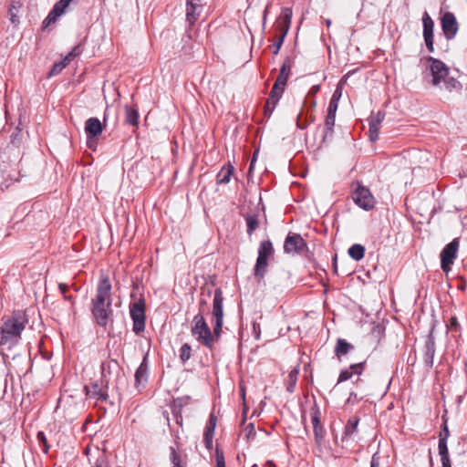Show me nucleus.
Here are the masks:
<instances>
[{
	"mask_svg": "<svg viewBox=\"0 0 467 467\" xmlns=\"http://www.w3.org/2000/svg\"><path fill=\"white\" fill-rule=\"evenodd\" d=\"M340 97H341V88L339 87H337L329 101L328 108H327L328 111L337 112V107H338V100H339Z\"/></svg>",
	"mask_w": 467,
	"mask_h": 467,
	"instance_id": "obj_32",
	"label": "nucleus"
},
{
	"mask_svg": "<svg viewBox=\"0 0 467 467\" xmlns=\"http://www.w3.org/2000/svg\"><path fill=\"white\" fill-rule=\"evenodd\" d=\"M276 29L279 31L280 34H284V39H285L288 33L289 28H287L286 26L285 27L276 26Z\"/></svg>",
	"mask_w": 467,
	"mask_h": 467,
	"instance_id": "obj_58",
	"label": "nucleus"
},
{
	"mask_svg": "<svg viewBox=\"0 0 467 467\" xmlns=\"http://www.w3.org/2000/svg\"><path fill=\"white\" fill-rule=\"evenodd\" d=\"M450 73L449 67L441 60L428 57L426 58V66L422 70V79L426 83L440 88L442 79Z\"/></svg>",
	"mask_w": 467,
	"mask_h": 467,
	"instance_id": "obj_3",
	"label": "nucleus"
},
{
	"mask_svg": "<svg viewBox=\"0 0 467 467\" xmlns=\"http://www.w3.org/2000/svg\"><path fill=\"white\" fill-rule=\"evenodd\" d=\"M87 145L89 149H95L97 145V137H87Z\"/></svg>",
	"mask_w": 467,
	"mask_h": 467,
	"instance_id": "obj_54",
	"label": "nucleus"
},
{
	"mask_svg": "<svg viewBox=\"0 0 467 467\" xmlns=\"http://www.w3.org/2000/svg\"><path fill=\"white\" fill-rule=\"evenodd\" d=\"M216 467H225L223 451L217 446L215 450Z\"/></svg>",
	"mask_w": 467,
	"mask_h": 467,
	"instance_id": "obj_44",
	"label": "nucleus"
},
{
	"mask_svg": "<svg viewBox=\"0 0 467 467\" xmlns=\"http://www.w3.org/2000/svg\"><path fill=\"white\" fill-rule=\"evenodd\" d=\"M294 65V59L290 57H286L284 60V63L280 68L279 75L277 76L275 82L280 86H286L287 80L289 78L291 68Z\"/></svg>",
	"mask_w": 467,
	"mask_h": 467,
	"instance_id": "obj_18",
	"label": "nucleus"
},
{
	"mask_svg": "<svg viewBox=\"0 0 467 467\" xmlns=\"http://www.w3.org/2000/svg\"><path fill=\"white\" fill-rule=\"evenodd\" d=\"M101 369V379L103 383L109 385L111 379L119 376L120 366L116 358H110L104 360L100 365Z\"/></svg>",
	"mask_w": 467,
	"mask_h": 467,
	"instance_id": "obj_10",
	"label": "nucleus"
},
{
	"mask_svg": "<svg viewBox=\"0 0 467 467\" xmlns=\"http://www.w3.org/2000/svg\"><path fill=\"white\" fill-rule=\"evenodd\" d=\"M365 367H366V361H363V362L350 365V369L353 372V375L360 376L363 373Z\"/></svg>",
	"mask_w": 467,
	"mask_h": 467,
	"instance_id": "obj_43",
	"label": "nucleus"
},
{
	"mask_svg": "<svg viewBox=\"0 0 467 467\" xmlns=\"http://www.w3.org/2000/svg\"><path fill=\"white\" fill-rule=\"evenodd\" d=\"M65 68V64L64 63H56L54 64V66L52 67L50 72H49V76H54V75H57L59 74L63 69Z\"/></svg>",
	"mask_w": 467,
	"mask_h": 467,
	"instance_id": "obj_47",
	"label": "nucleus"
},
{
	"mask_svg": "<svg viewBox=\"0 0 467 467\" xmlns=\"http://www.w3.org/2000/svg\"><path fill=\"white\" fill-rule=\"evenodd\" d=\"M441 82H443L445 89L448 90L449 92L454 90L459 91L462 89V87L460 81H458L455 78L449 77V75L445 77Z\"/></svg>",
	"mask_w": 467,
	"mask_h": 467,
	"instance_id": "obj_31",
	"label": "nucleus"
},
{
	"mask_svg": "<svg viewBox=\"0 0 467 467\" xmlns=\"http://www.w3.org/2000/svg\"><path fill=\"white\" fill-rule=\"evenodd\" d=\"M95 452L96 455L93 459L89 458L91 467H110L105 451H99L97 448Z\"/></svg>",
	"mask_w": 467,
	"mask_h": 467,
	"instance_id": "obj_24",
	"label": "nucleus"
},
{
	"mask_svg": "<svg viewBox=\"0 0 467 467\" xmlns=\"http://www.w3.org/2000/svg\"><path fill=\"white\" fill-rule=\"evenodd\" d=\"M274 254V247L270 240L260 243L258 256L254 269L255 278L260 281L265 277L268 266V257Z\"/></svg>",
	"mask_w": 467,
	"mask_h": 467,
	"instance_id": "obj_5",
	"label": "nucleus"
},
{
	"mask_svg": "<svg viewBox=\"0 0 467 467\" xmlns=\"http://www.w3.org/2000/svg\"><path fill=\"white\" fill-rule=\"evenodd\" d=\"M202 11L201 2L188 0L187 1V10H186V19L192 25L193 24L200 16Z\"/></svg>",
	"mask_w": 467,
	"mask_h": 467,
	"instance_id": "obj_21",
	"label": "nucleus"
},
{
	"mask_svg": "<svg viewBox=\"0 0 467 467\" xmlns=\"http://www.w3.org/2000/svg\"><path fill=\"white\" fill-rule=\"evenodd\" d=\"M306 248V243L299 234L289 233L285 239L284 252L285 254H301Z\"/></svg>",
	"mask_w": 467,
	"mask_h": 467,
	"instance_id": "obj_9",
	"label": "nucleus"
},
{
	"mask_svg": "<svg viewBox=\"0 0 467 467\" xmlns=\"http://www.w3.org/2000/svg\"><path fill=\"white\" fill-rule=\"evenodd\" d=\"M283 43H284V34H279L276 42L274 44L275 49H274L273 53L275 55H277L279 53Z\"/></svg>",
	"mask_w": 467,
	"mask_h": 467,
	"instance_id": "obj_48",
	"label": "nucleus"
},
{
	"mask_svg": "<svg viewBox=\"0 0 467 467\" xmlns=\"http://www.w3.org/2000/svg\"><path fill=\"white\" fill-rule=\"evenodd\" d=\"M36 439L39 444L43 446V451L47 453L50 446L48 445L45 433L43 431H38L36 434Z\"/></svg>",
	"mask_w": 467,
	"mask_h": 467,
	"instance_id": "obj_38",
	"label": "nucleus"
},
{
	"mask_svg": "<svg viewBox=\"0 0 467 467\" xmlns=\"http://www.w3.org/2000/svg\"><path fill=\"white\" fill-rule=\"evenodd\" d=\"M3 345H9V340H7L5 333L3 331L2 327H0V346Z\"/></svg>",
	"mask_w": 467,
	"mask_h": 467,
	"instance_id": "obj_52",
	"label": "nucleus"
},
{
	"mask_svg": "<svg viewBox=\"0 0 467 467\" xmlns=\"http://www.w3.org/2000/svg\"><path fill=\"white\" fill-rule=\"evenodd\" d=\"M72 2V0H59L55 4V5L52 8V11H54V14L57 16H62L66 9L68 7L69 4Z\"/></svg>",
	"mask_w": 467,
	"mask_h": 467,
	"instance_id": "obj_34",
	"label": "nucleus"
},
{
	"mask_svg": "<svg viewBox=\"0 0 467 467\" xmlns=\"http://www.w3.org/2000/svg\"><path fill=\"white\" fill-rule=\"evenodd\" d=\"M447 327L450 328V329H454V330H458L459 327H460V324L458 322V319L456 317H451L449 320V323L447 324Z\"/></svg>",
	"mask_w": 467,
	"mask_h": 467,
	"instance_id": "obj_49",
	"label": "nucleus"
},
{
	"mask_svg": "<svg viewBox=\"0 0 467 467\" xmlns=\"http://www.w3.org/2000/svg\"><path fill=\"white\" fill-rule=\"evenodd\" d=\"M148 379V365L146 363V357L140 363L135 372V384L136 387L144 386Z\"/></svg>",
	"mask_w": 467,
	"mask_h": 467,
	"instance_id": "obj_23",
	"label": "nucleus"
},
{
	"mask_svg": "<svg viewBox=\"0 0 467 467\" xmlns=\"http://www.w3.org/2000/svg\"><path fill=\"white\" fill-rule=\"evenodd\" d=\"M71 59L72 58L69 57V55H67L62 61H60V63H64L66 67L69 64Z\"/></svg>",
	"mask_w": 467,
	"mask_h": 467,
	"instance_id": "obj_59",
	"label": "nucleus"
},
{
	"mask_svg": "<svg viewBox=\"0 0 467 467\" xmlns=\"http://www.w3.org/2000/svg\"><path fill=\"white\" fill-rule=\"evenodd\" d=\"M192 357V348L188 343L183 344L180 348V358L182 362H186Z\"/></svg>",
	"mask_w": 467,
	"mask_h": 467,
	"instance_id": "obj_36",
	"label": "nucleus"
},
{
	"mask_svg": "<svg viewBox=\"0 0 467 467\" xmlns=\"http://www.w3.org/2000/svg\"><path fill=\"white\" fill-rule=\"evenodd\" d=\"M313 428H314V434H315L316 442L318 445H321L322 441H323L324 436H325V431H324L322 425L315 426Z\"/></svg>",
	"mask_w": 467,
	"mask_h": 467,
	"instance_id": "obj_39",
	"label": "nucleus"
},
{
	"mask_svg": "<svg viewBox=\"0 0 467 467\" xmlns=\"http://www.w3.org/2000/svg\"><path fill=\"white\" fill-rule=\"evenodd\" d=\"M145 300L140 297L130 305V314L133 322L132 330L136 335H140L145 329Z\"/></svg>",
	"mask_w": 467,
	"mask_h": 467,
	"instance_id": "obj_6",
	"label": "nucleus"
},
{
	"mask_svg": "<svg viewBox=\"0 0 467 467\" xmlns=\"http://www.w3.org/2000/svg\"><path fill=\"white\" fill-rule=\"evenodd\" d=\"M370 467H380L379 457L378 456V453L373 454L370 462Z\"/></svg>",
	"mask_w": 467,
	"mask_h": 467,
	"instance_id": "obj_53",
	"label": "nucleus"
},
{
	"mask_svg": "<svg viewBox=\"0 0 467 467\" xmlns=\"http://www.w3.org/2000/svg\"><path fill=\"white\" fill-rule=\"evenodd\" d=\"M335 120H336V112L327 110L326 119H325L326 132H325V135L323 138L324 140H326L328 137L332 136L333 128L335 126Z\"/></svg>",
	"mask_w": 467,
	"mask_h": 467,
	"instance_id": "obj_28",
	"label": "nucleus"
},
{
	"mask_svg": "<svg viewBox=\"0 0 467 467\" xmlns=\"http://www.w3.org/2000/svg\"><path fill=\"white\" fill-rule=\"evenodd\" d=\"M256 161V152L254 153V156H253V159L251 161V163H250V170L253 169V166H254V162Z\"/></svg>",
	"mask_w": 467,
	"mask_h": 467,
	"instance_id": "obj_61",
	"label": "nucleus"
},
{
	"mask_svg": "<svg viewBox=\"0 0 467 467\" xmlns=\"http://www.w3.org/2000/svg\"><path fill=\"white\" fill-rule=\"evenodd\" d=\"M18 133H19V130L17 132H14L11 136V142L13 144H19L20 140H18Z\"/></svg>",
	"mask_w": 467,
	"mask_h": 467,
	"instance_id": "obj_56",
	"label": "nucleus"
},
{
	"mask_svg": "<svg viewBox=\"0 0 467 467\" xmlns=\"http://www.w3.org/2000/svg\"><path fill=\"white\" fill-rule=\"evenodd\" d=\"M103 130L102 124L98 118L92 117L85 122V132L87 137H98Z\"/></svg>",
	"mask_w": 467,
	"mask_h": 467,
	"instance_id": "obj_19",
	"label": "nucleus"
},
{
	"mask_svg": "<svg viewBox=\"0 0 467 467\" xmlns=\"http://www.w3.org/2000/svg\"><path fill=\"white\" fill-rule=\"evenodd\" d=\"M27 317L22 311L14 312L11 317L4 320L1 327L5 333L7 340H9V347L16 345L19 342L21 333L25 329Z\"/></svg>",
	"mask_w": 467,
	"mask_h": 467,
	"instance_id": "obj_4",
	"label": "nucleus"
},
{
	"mask_svg": "<svg viewBox=\"0 0 467 467\" xmlns=\"http://www.w3.org/2000/svg\"><path fill=\"white\" fill-rule=\"evenodd\" d=\"M111 283L109 276L102 275L96 289V296L91 300V313L96 323L105 327L112 322L113 310L111 307Z\"/></svg>",
	"mask_w": 467,
	"mask_h": 467,
	"instance_id": "obj_2",
	"label": "nucleus"
},
{
	"mask_svg": "<svg viewBox=\"0 0 467 467\" xmlns=\"http://www.w3.org/2000/svg\"><path fill=\"white\" fill-rule=\"evenodd\" d=\"M233 173L234 167L230 163L227 166H223L216 176V182L218 184L228 183Z\"/></svg>",
	"mask_w": 467,
	"mask_h": 467,
	"instance_id": "obj_25",
	"label": "nucleus"
},
{
	"mask_svg": "<svg viewBox=\"0 0 467 467\" xmlns=\"http://www.w3.org/2000/svg\"><path fill=\"white\" fill-rule=\"evenodd\" d=\"M108 386L109 385L103 383V379H101L100 383L93 382L89 386H85L84 390L88 398H93L97 400L104 401L109 397Z\"/></svg>",
	"mask_w": 467,
	"mask_h": 467,
	"instance_id": "obj_12",
	"label": "nucleus"
},
{
	"mask_svg": "<svg viewBox=\"0 0 467 467\" xmlns=\"http://www.w3.org/2000/svg\"><path fill=\"white\" fill-rule=\"evenodd\" d=\"M446 414H447V410H445L443 415L441 416L442 424H448V420H447Z\"/></svg>",
	"mask_w": 467,
	"mask_h": 467,
	"instance_id": "obj_60",
	"label": "nucleus"
},
{
	"mask_svg": "<svg viewBox=\"0 0 467 467\" xmlns=\"http://www.w3.org/2000/svg\"><path fill=\"white\" fill-rule=\"evenodd\" d=\"M353 348V345L348 343L347 340L338 338L335 347V354L338 358H340L342 356L347 355L348 351Z\"/></svg>",
	"mask_w": 467,
	"mask_h": 467,
	"instance_id": "obj_26",
	"label": "nucleus"
},
{
	"mask_svg": "<svg viewBox=\"0 0 467 467\" xmlns=\"http://www.w3.org/2000/svg\"><path fill=\"white\" fill-rule=\"evenodd\" d=\"M320 90V85H314L308 91L307 97L315 96Z\"/></svg>",
	"mask_w": 467,
	"mask_h": 467,
	"instance_id": "obj_55",
	"label": "nucleus"
},
{
	"mask_svg": "<svg viewBox=\"0 0 467 467\" xmlns=\"http://www.w3.org/2000/svg\"><path fill=\"white\" fill-rule=\"evenodd\" d=\"M125 113V123L135 127L138 126L140 118L138 110L136 109L126 106Z\"/></svg>",
	"mask_w": 467,
	"mask_h": 467,
	"instance_id": "obj_29",
	"label": "nucleus"
},
{
	"mask_svg": "<svg viewBox=\"0 0 467 467\" xmlns=\"http://www.w3.org/2000/svg\"><path fill=\"white\" fill-rule=\"evenodd\" d=\"M246 224H247V234L251 236L253 233L258 228L259 222L255 215H248L246 217Z\"/></svg>",
	"mask_w": 467,
	"mask_h": 467,
	"instance_id": "obj_35",
	"label": "nucleus"
},
{
	"mask_svg": "<svg viewBox=\"0 0 467 467\" xmlns=\"http://www.w3.org/2000/svg\"><path fill=\"white\" fill-rule=\"evenodd\" d=\"M333 267H334V272L337 273V255L334 256L333 258Z\"/></svg>",
	"mask_w": 467,
	"mask_h": 467,
	"instance_id": "obj_62",
	"label": "nucleus"
},
{
	"mask_svg": "<svg viewBox=\"0 0 467 467\" xmlns=\"http://www.w3.org/2000/svg\"><path fill=\"white\" fill-rule=\"evenodd\" d=\"M285 87L280 86L276 83L274 84L265 107V111L266 115L270 116L272 114L277 102L282 98V95L285 91Z\"/></svg>",
	"mask_w": 467,
	"mask_h": 467,
	"instance_id": "obj_15",
	"label": "nucleus"
},
{
	"mask_svg": "<svg viewBox=\"0 0 467 467\" xmlns=\"http://www.w3.org/2000/svg\"><path fill=\"white\" fill-rule=\"evenodd\" d=\"M57 17H59V16H57L56 14H54V11L51 10L47 16L44 19L42 23V28L45 29L47 26H49V25H51L52 23H55Z\"/></svg>",
	"mask_w": 467,
	"mask_h": 467,
	"instance_id": "obj_41",
	"label": "nucleus"
},
{
	"mask_svg": "<svg viewBox=\"0 0 467 467\" xmlns=\"http://www.w3.org/2000/svg\"><path fill=\"white\" fill-rule=\"evenodd\" d=\"M438 450H439V454L441 456V462H446V461L447 462L451 461L450 457H449V451H448L447 442L439 441V443H438Z\"/></svg>",
	"mask_w": 467,
	"mask_h": 467,
	"instance_id": "obj_37",
	"label": "nucleus"
},
{
	"mask_svg": "<svg viewBox=\"0 0 467 467\" xmlns=\"http://www.w3.org/2000/svg\"><path fill=\"white\" fill-rule=\"evenodd\" d=\"M385 118V113L381 111H378L375 115L371 116L368 119V125H369V138L371 141H376L379 138V130L381 122L383 121Z\"/></svg>",
	"mask_w": 467,
	"mask_h": 467,
	"instance_id": "obj_16",
	"label": "nucleus"
},
{
	"mask_svg": "<svg viewBox=\"0 0 467 467\" xmlns=\"http://www.w3.org/2000/svg\"><path fill=\"white\" fill-rule=\"evenodd\" d=\"M58 288L61 292L62 295H66L67 289H68V285L67 284H64V283H60L58 285Z\"/></svg>",
	"mask_w": 467,
	"mask_h": 467,
	"instance_id": "obj_57",
	"label": "nucleus"
},
{
	"mask_svg": "<svg viewBox=\"0 0 467 467\" xmlns=\"http://www.w3.org/2000/svg\"><path fill=\"white\" fill-rule=\"evenodd\" d=\"M460 246V239L454 238L450 244H446L441 253V268L448 273L451 270V265L457 256Z\"/></svg>",
	"mask_w": 467,
	"mask_h": 467,
	"instance_id": "obj_7",
	"label": "nucleus"
},
{
	"mask_svg": "<svg viewBox=\"0 0 467 467\" xmlns=\"http://www.w3.org/2000/svg\"><path fill=\"white\" fill-rule=\"evenodd\" d=\"M423 24V37L426 47L430 53L434 52L433 47V28L434 22L427 12L423 13L422 16Z\"/></svg>",
	"mask_w": 467,
	"mask_h": 467,
	"instance_id": "obj_13",
	"label": "nucleus"
},
{
	"mask_svg": "<svg viewBox=\"0 0 467 467\" xmlns=\"http://www.w3.org/2000/svg\"><path fill=\"white\" fill-rule=\"evenodd\" d=\"M348 255L355 261H360L365 255V247L355 244L348 248Z\"/></svg>",
	"mask_w": 467,
	"mask_h": 467,
	"instance_id": "obj_30",
	"label": "nucleus"
},
{
	"mask_svg": "<svg viewBox=\"0 0 467 467\" xmlns=\"http://www.w3.org/2000/svg\"><path fill=\"white\" fill-rule=\"evenodd\" d=\"M352 199L363 210L369 211L374 208L375 199L367 187L358 185L352 193Z\"/></svg>",
	"mask_w": 467,
	"mask_h": 467,
	"instance_id": "obj_8",
	"label": "nucleus"
},
{
	"mask_svg": "<svg viewBox=\"0 0 467 467\" xmlns=\"http://www.w3.org/2000/svg\"><path fill=\"white\" fill-rule=\"evenodd\" d=\"M23 6H24V4L21 0H11V3L8 6L7 13H8L9 20L16 26H18L20 23L19 13H20L21 9L23 8Z\"/></svg>",
	"mask_w": 467,
	"mask_h": 467,
	"instance_id": "obj_20",
	"label": "nucleus"
},
{
	"mask_svg": "<svg viewBox=\"0 0 467 467\" xmlns=\"http://www.w3.org/2000/svg\"><path fill=\"white\" fill-rule=\"evenodd\" d=\"M311 421L313 427L321 425L320 423V411L317 408H315L311 411Z\"/></svg>",
	"mask_w": 467,
	"mask_h": 467,
	"instance_id": "obj_46",
	"label": "nucleus"
},
{
	"mask_svg": "<svg viewBox=\"0 0 467 467\" xmlns=\"http://www.w3.org/2000/svg\"><path fill=\"white\" fill-rule=\"evenodd\" d=\"M442 467H451V461L441 462Z\"/></svg>",
	"mask_w": 467,
	"mask_h": 467,
	"instance_id": "obj_64",
	"label": "nucleus"
},
{
	"mask_svg": "<svg viewBox=\"0 0 467 467\" xmlns=\"http://www.w3.org/2000/svg\"><path fill=\"white\" fill-rule=\"evenodd\" d=\"M245 435L249 439L251 436H255L254 426L253 423H249L245 429Z\"/></svg>",
	"mask_w": 467,
	"mask_h": 467,
	"instance_id": "obj_50",
	"label": "nucleus"
},
{
	"mask_svg": "<svg viewBox=\"0 0 467 467\" xmlns=\"http://www.w3.org/2000/svg\"><path fill=\"white\" fill-rule=\"evenodd\" d=\"M359 422V419L357 417L350 418L345 426L344 432L341 438L342 442H348L350 440H353L354 434L358 432V425Z\"/></svg>",
	"mask_w": 467,
	"mask_h": 467,
	"instance_id": "obj_22",
	"label": "nucleus"
},
{
	"mask_svg": "<svg viewBox=\"0 0 467 467\" xmlns=\"http://www.w3.org/2000/svg\"><path fill=\"white\" fill-rule=\"evenodd\" d=\"M441 24L446 39L451 40L454 38L459 29L455 16L451 12H446L441 16Z\"/></svg>",
	"mask_w": 467,
	"mask_h": 467,
	"instance_id": "obj_11",
	"label": "nucleus"
},
{
	"mask_svg": "<svg viewBox=\"0 0 467 467\" xmlns=\"http://www.w3.org/2000/svg\"><path fill=\"white\" fill-rule=\"evenodd\" d=\"M216 422H217L216 416L213 413L210 414V417H209L208 422L205 426L204 433H203V441H204L205 447L208 450H212V448H213V439L214 436Z\"/></svg>",
	"mask_w": 467,
	"mask_h": 467,
	"instance_id": "obj_17",
	"label": "nucleus"
},
{
	"mask_svg": "<svg viewBox=\"0 0 467 467\" xmlns=\"http://www.w3.org/2000/svg\"><path fill=\"white\" fill-rule=\"evenodd\" d=\"M299 370L298 368H295L292 369L288 375V383L286 387V390L290 393H292L295 389V387L296 385L297 381V376H298Z\"/></svg>",
	"mask_w": 467,
	"mask_h": 467,
	"instance_id": "obj_33",
	"label": "nucleus"
},
{
	"mask_svg": "<svg viewBox=\"0 0 467 467\" xmlns=\"http://www.w3.org/2000/svg\"><path fill=\"white\" fill-rule=\"evenodd\" d=\"M223 296L221 288L214 290V296L213 301L212 321L213 322V329L211 330L210 327L205 321L202 313L194 316L192 322L191 332L196 340L209 349L213 348L223 332Z\"/></svg>",
	"mask_w": 467,
	"mask_h": 467,
	"instance_id": "obj_1",
	"label": "nucleus"
},
{
	"mask_svg": "<svg viewBox=\"0 0 467 467\" xmlns=\"http://www.w3.org/2000/svg\"><path fill=\"white\" fill-rule=\"evenodd\" d=\"M80 54H81L80 46H76L72 48L71 52L68 55L73 59L74 57L79 56Z\"/></svg>",
	"mask_w": 467,
	"mask_h": 467,
	"instance_id": "obj_51",
	"label": "nucleus"
},
{
	"mask_svg": "<svg viewBox=\"0 0 467 467\" xmlns=\"http://www.w3.org/2000/svg\"><path fill=\"white\" fill-rule=\"evenodd\" d=\"M449 436H450V431L448 428V424H442L441 431L439 434V441L447 442Z\"/></svg>",
	"mask_w": 467,
	"mask_h": 467,
	"instance_id": "obj_45",
	"label": "nucleus"
},
{
	"mask_svg": "<svg viewBox=\"0 0 467 467\" xmlns=\"http://www.w3.org/2000/svg\"><path fill=\"white\" fill-rule=\"evenodd\" d=\"M170 459L172 465H175V463L182 464L181 454H179L173 447L170 448Z\"/></svg>",
	"mask_w": 467,
	"mask_h": 467,
	"instance_id": "obj_42",
	"label": "nucleus"
},
{
	"mask_svg": "<svg viewBox=\"0 0 467 467\" xmlns=\"http://www.w3.org/2000/svg\"><path fill=\"white\" fill-rule=\"evenodd\" d=\"M205 305H206V300L205 299H201L200 300V313H202V307L203 306H205Z\"/></svg>",
	"mask_w": 467,
	"mask_h": 467,
	"instance_id": "obj_63",
	"label": "nucleus"
},
{
	"mask_svg": "<svg viewBox=\"0 0 467 467\" xmlns=\"http://www.w3.org/2000/svg\"><path fill=\"white\" fill-rule=\"evenodd\" d=\"M353 372L350 369V367L346 369H342L339 373L338 379H337V384L344 382L346 380H348L352 378Z\"/></svg>",
	"mask_w": 467,
	"mask_h": 467,
	"instance_id": "obj_40",
	"label": "nucleus"
},
{
	"mask_svg": "<svg viewBox=\"0 0 467 467\" xmlns=\"http://www.w3.org/2000/svg\"><path fill=\"white\" fill-rule=\"evenodd\" d=\"M291 18L292 9L289 7L283 8L279 17L276 20V26H286L287 28H290Z\"/></svg>",
	"mask_w": 467,
	"mask_h": 467,
	"instance_id": "obj_27",
	"label": "nucleus"
},
{
	"mask_svg": "<svg viewBox=\"0 0 467 467\" xmlns=\"http://www.w3.org/2000/svg\"><path fill=\"white\" fill-rule=\"evenodd\" d=\"M433 330H434V327H432L428 337H427V339L425 341V346H424L423 359H424L425 366L429 368H431L433 366V359H434V355H435V351H436L435 337L433 335Z\"/></svg>",
	"mask_w": 467,
	"mask_h": 467,
	"instance_id": "obj_14",
	"label": "nucleus"
}]
</instances>
